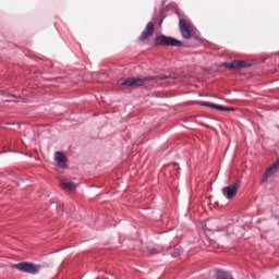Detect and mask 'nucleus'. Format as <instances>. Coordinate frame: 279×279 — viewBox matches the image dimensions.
<instances>
[{
	"label": "nucleus",
	"mask_w": 279,
	"mask_h": 279,
	"mask_svg": "<svg viewBox=\"0 0 279 279\" xmlns=\"http://www.w3.org/2000/svg\"><path fill=\"white\" fill-rule=\"evenodd\" d=\"M15 269H19L20 271H23L24 274H32L36 275L38 271H40V266L28 263V262H22L14 265Z\"/></svg>",
	"instance_id": "7ed1b4c3"
},
{
	"label": "nucleus",
	"mask_w": 279,
	"mask_h": 279,
	"mask_svg": "<svg viewBox=\"0 0 279 279\" xmlns=\"http://www.w3.org/2000/svg\"><path fill=\"white\" fill-rule=\"evenodd\" d=\"M154 34V23L149 22L146 25V29L142 33L140 40H147V38H149V36H151Z\"/></svg>",
	"instance_id": "1a4fd4ad"
},
{
	"label": "nucleus",
	"mask_w": 279,
	"mask_h": 279,
	"mask_svg": "<svg viewBox=\"0 0 279 279\" xmlns=\"http://www.w3.org/2000/svg\"><path fill=\"white\" fill-rule=\"evenodd\" d=\"M222 66H226V69H247V66H250V64H247V62L245 61H241V60H235L232 62H226L222 63Z\"/></svg>",
	"instance_id": "0eeeda50"
},
{
	"label": "nucleus",
	"mask_w": 279,
	"mask_h": 279,
	"mask_svg": "<svg viewBox=\"0 0 279 279\" xmlns=\"http://www.w3.org/2000/svg\"><path fill=\"white\" fill-rule=\"evenodd\" d=\"M179 28L181 32V36L183 38H191V36H193V34H195V27L193 26V24H191V22H185L184 19H181L179 22Z\"/></svg>",
	"instance_id": "20e7f679"
},
{
	"label": "nucleus",
	"mask_w": 279,
	"mask_h": 279,
	"mask_svg": "<svg viewBox=\"0 0 279 279\" xmlns=\"http://www.w3.org/2000/svg\"><path fill=\"white\" fill-rule=\"evenodd\" d=\"M60 187L63 191H75L77 189V184H75L66 179H63L60 181Z\"/></svg>",
	"instance_id": "6e6552de"
},
{
	"label": "nucleus",
	"mask_w": 279,
	"mask_h": 279,
	"mask_svg": "<svg viewBox=\"0 0 279 279\" xmlns=\"http://www.w3.org/2000/svg\"><path fill=\"white\" fill-rule=\"evenodd\" d=\"M272 167H275L276 169H278V167H279V158L276 160V162L272 165Z\"/></svg>",
	"instance_id": "dca6fc26"
},
{
	"label": "nucleus",
	"mask_w": 279,
	"mask_h": 279,
	"mask_svg": "<svg viewBox=\"0 0 279 279\" xmlns=\"http://www.w3.org/2000/svg\"><path fill=\"white\" fill-rule=\"evenodd\" d=\"M169 77L171 76H167V75H159V76H146V77H129L125 78L123 81H119V84L121 86H129V87H133V88H138L141 86H145L146 82H151L154 80H169Z\"/></svg>",
	"instance_id": "f257e3e1"
},
{
	"label": "nucleus",
	"mask_w": 279,
	"mask_h": 279,
	"mask_svg": "<svg viewBox=\"0 0 279 279\" xmlns=\"http://www.w3.org/2000/svg\"><path fill=\"white\" fill-rule=\"evenodd\" d=\"M0 95H10L8 92H0Z\"/></svg>",
	"instance_id": "f3484780"
},
{
	"label": "nucleus",
	"mask_w": 279,
	"mask_h": 279,
	"mask_svg": "<svg viewBox=\"0 0 279 279\" xmlns=\"http://www.w3.org/2000/svg\"><path fill=\"white\" fill-rule=\"evenodd\" d=\"M154 45L155 47H182V41L173 37L159 35L154 39Z\"/></svg>",
	"instance_id": "f03ea898"
},
{
	"label": "nucleus",
	"mask_w": 279,
	"mask_h": 279,
	"mask_svg": "<svg viewBox=\"0 0 279 279\" xmlns=\"http://www.w3.org/2000/svg\"><path fill=\"white\" fill-rule=\"evenodd\" d=\"M223 112H234V108L225 107Z\"/></svg>",
	"instance_id": "ddd939ff"
},
{
	"label": "nucleus",
	"mask_w": 279,
	"mask_h": 279,
	"mask_svg": "<svg viewBox=\"0 0 279 279\" xmlns=\"http://www.w3.org/2000/svg\"><path fill=\"white\" fill-rule=\"evenodd\" d=\"M170 251H171V255L173 256V258H178V256H180V254H182V252L178 247L170 248Z\"/></svg>",
	"instance_id": "f8f14e48"
},
{
	"label": "nucleus",
	"mask_w": 279,
	"mask_h": 279,
	"mask_svg": "<svg viewBox=\"0 0 279 279\" xmlns=\"http://www.w3.org/2000/svg\"><path fill=\"white\" fill-rule=\"evenodd\" d=\"M276 171H278V168L270 166L267 170L265 175L260 180V184H265V182H267V180H269V178H271V175H274V173H276Z\"/></svg>",
	"instance_id": "9d476101"
},
{
	"label": "nucleus",
	"mask_w": 279,
	"mask_h": 279,
	"mask_svg": "<svg viewBox=\"0 0 279 279\" xmlns=\"http://www.w3.org/2000/svg\"><path fill=\"white\" fill-rule=\"evenodd\" d=\"M240 186H241V180H236L235 182L232 183V185L222 187L223 197H226V199H233V197H236V193Z\"/></svg>",
	"instance_id": "39448f33"
},
{
	"label": "nucleus",
	"mask_w": 279,
	"mask_h": 279,
	"mask_svg": "<svg viewBox=\"0 0 279 279\" xmlns=\"http://www.w3.org/2000/svg\"><path fill=\"white\" fill-rule=\"evenodd\" d=\"M54 161L60 169H66L69 167L66 155L64 153L58 150L54 153Z\"/></svg>",
	"instance_id": "423d86ee"
},
{
	"label": "nucleus",
	"mask_w": 279,
	"mask_h": 279,
	"mask_svg": "<svg viewBox=\"0 0 279 279\" xmlns=\"http://www.w3.org/2000/svg\"><path fill=\"white\" fill-rule=\"evenodd\" d=\"M158 250L156 248H148V254H158Z\"/></svg>",
	"instance_id": "4468645a"
},
{
	"label": "nucleus",
	"mask_w": 279,
	"mask_h": 279,
	"mask_svg": "<svg viewBox=\"0 0 279 279\" xmlns=\"http://www.w3.org/2000/svg\"><path fill=\"white\" fill-rule=\"evenodd\" d=\"M11 101H14L13 99H4L2 100V104H11Z\"/></svg>",
	"instance_id": "2eb2a0df"
},
{
	"label": "nucleus",
	"mask_w": 279,
	"mask_h": 279,
	"mask_svg": "<svg viewBox=\"0 0 279 279\" xmlns=\"http://www.w3.org/2000/svg\"><path fill=\"white\" fill-rule=\"evenodd\" d=\"M203 106H206L207 108H214L215 110H221L222 112H223V110H226V107H223L221 105L204 102Z\"/></svg>",
	"instance_id": "9b49d317"
}]
</instances>
